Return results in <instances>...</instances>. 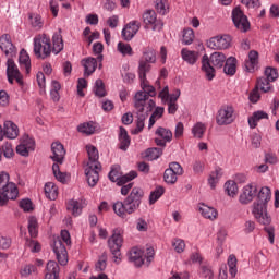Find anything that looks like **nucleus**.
<instances>
[{
    "label": "nucleus",
    "instance_id": "14",
    "mask_svg": "<svg viewBox=\"0 0 279 279\" xmlns=\"http://www.w3.org/2000/svg\"><path fill=\"white\" fill-rule=\"evenodd\" d=\"M7 75L9 84H14V80L20 86H23V75L19 71V66L14 63V60L8 59L7 61Z\"/></svg>",
    "mask_w": 279,
    "mask_h": 279
},
{
    "label": "nucleus",
    "instance_id": "50",
    "mask_svg": "<svg viewBox=\"0 0 279 279\" xmlns=\"http://www.w3.org/2000/svg\"><path fill=\"white\" fill-rule=\"evenodd\" d=\"M225 189H226L229 197H234V195H236V193H239V186H236V182H234V181L226 182Z\"/></svg>",
    "mask_w": 279,
    "mask_h": 279
},
{
    "label": "nucleus",
    "instance_id": "32",
    "mask_svg": "<svg viewBox=\"0 0 279 279\" xmlns=\"http://www.w3.org/2000/svg\"><path fill=\"white\" fill-rule=\"evenodd\" d=\"M263 119H269V116L265 111H255L252 117L248 118V125L252 130L258 125V121Z\"/></svg>",
    "mask_w": 279,
    "mask_h": 279
},
{
    "label": "nucleus",
    "instance_id": "58",
    "mask_svg": "<svg viewBox=\"0 0 279 279\" xmlns=\"http://www.w3.org/2000/svg\"><path fill=\"white\" fill-rule=\"evenodd\" d=\"M107 260H108V253H102L98 262L96 263V269L98 271H104L108 265Z\"/></svg>",
    "mask_w": 279,
    "mask_h": 279
},
{
    "label": "nucleus",
    "instance_id": "29",
    "mask_svg": "<svg viewBox=\"0 0 279 279\" xmlns=\"http://www.w3.org/2000/svg\"><path fill=\"white\" fill-rule=\"evenodd\" d=\"M143 21L145 25H154L153 29L156 31L158 29V20L156 15V11L154 10H148L143 14Z\"/></svg>",
    "mask_w": 279,
    "mask_h": 279
},
{
    "label": "nucleus",
    "instance_id": "21",
    "mask_svg": "<svg viewBox=\"0 0 279 279\" xmlns=\"http://www.w3.org/2000/svg\"><path fill=\"white\" fill-rule=\"evenodd\" d=\"M51 159L53 162H57V165H62V162H64V156H66L64 146L60 142H54L51 144Z\"/></svg>",
    "mask_w": 279,
    "mask_h": 279
},
{
    "label": "nucleus",
    "instance_id": "34",
    "mask_svg": "<svg viewBox=\"0 0 279 279\" xmlns=\"http://www.w3.org/2000/svg\"><path fill=\"white\" fill-rule=\"evenodd\" d=\"M197 56L198 53L193 50H189L186 48H183L181 50L182 60H184V62H187V64H195V62H197Z\"/></svg>",
    "mask_w": 279,
    "mask_h": 279
},
{
    "label": "nucleus",
    "instance_id": "4",
    "mask_svg": "<svg viewBox=\"0 0 279 279\" xmlns=\"http://www.w3.org/2000/svg\"><path fill=\"white\" fill-rule=\"evenodd\" d=\"M86 151L88 154V162L85 168V175L89 186H97V183L99 182V172L101 171L99 150L93 145H87Z\"/></svg>",
    "mask_w": 279,
    "mask_h": 279
},
{
    "label": "nucleus",
    "instance_id": "43",
    "mask_svg": "<svg viewBox=\"0 0 279 279\" xmlns=\"http://www.w3.org/2000/svg\"><path fill=\"white\" fill-rule=\"evenodd\" d=\"M77 130L78 132H81V134H86L87 136H90V134H95V123L85 122L83 124H80Z\"/></svg>",
    "mask_w": 279,
    "mask_h": 279
},
{
    "label": "nucleus",
    "instance_id": "26",
    "mask_svg": "<svg viewBox=\"0 0 279 279\" xmlns=\"http://www.w3.org/2000/svg\"><path fill=\"white\" fill-rule=\"evenodd\" d=\"M64 49V40L62 39V31L59 29V32L54 33L52 36V48L51 51L56 56L60 53Z\"/></svg>",
    "mask_w": 279,
    "mask_h": 279
},
{
    "label": "nucleus",
    "instance_id": "62",
    "mask_svg": "<svg viewBox=\"0 0 279 279\" xmlns=\"http://www.w3.org/2000/svg\"><path fill=\"white\" fill-rule=\"evenodd\" d=\"M2 151H3L4 158H12V156H14V149H12V144L10 143H5L2 146Z\"/></svg>",
    "mask_w": 279,
    "mask_h": 279
},
{
    "label": "nucleus",
    "instance_id": "28",
    "mask_svg": "<svg viewBox=\"0 0 279 279\" xmlns=\"http://www.w3.org/2000/svg\"><path fill=\"white\" fill-rule=\"evenodd\" d=\"M245 69L248 71V73H252L254 69H258V52L255 50H252L248 53V60L245 61Z\"/></svg>",
    "mask_w": 279,
    "mask_h": 279
},
{
    "label": "nucleus",
    "instance_id": "49",
    "mask_svg": "<svg viewBox=\"0 0 279 279\" xmlns=\"http://www.w3.org/2000/svg\"><path fill=\"white\" fill-rule=\"evenodd\" d=\"M172 247L174 252H177V254H182V252L186 250V243L184 242V240L175 238L172 240Z\"/></svg>",
    "mask_w": 279,
    "mask_h": 279
},
{
    "label": "nucleus",
    "instance_id": "54",
    "mask_svg": "<svg viewBox=\"0 0 279 279\" xmlns=\"http://www.w3.org/2000/svg\"><path fill=\"white\" fill-rule=\"evenodd\" d=\"M25 245L33 253H38L41 250L40 243L38 241L32 240L29 238L26 239Z\"/></svg>",
    "mask_w": 279,
    "mask_h": 279
},
{
    "label": "nucleus",
    "instance_id": "31",
    "mask_svg": "<svg viewBox=\"0 0 279 279\" xmlns=\"http://www.w3.org/2000/svg\"><path fill=\"white\" fill-rule=\"evenodd\" d=\"M198 274L201 278L213 279L215 278V272L213 271V266L208 262H204L199 265Z\"/></svg>",
    "mask_w": 279,
    "mask_h": 279
},
{
    "label": "nucleus",
    "instance_id": "38",
    "mask_svg": "<svg viewBox=\"0 0 279 279\" xmlns=\"http://www.w3.org/2000/svg\"><path fill=\"white\" fill-rule=\"evenodd\" d=\"M207 126L203 122H197L192 128V134L194 138H204V134H206Z\"/></svg>",
    "mask_w": 279,
    "mask_h": 279
},
{
    "label": "nucleus",
    "instance_id": "53",
    "mask_svg": "<svg viewBox=\"0 0 279 279\" xmlns=\"http://www.w3.org/2000/svg\"><path fill=\"white\" fill-rule=\"evenodd\" d=\"M163 180L167 184H175L178 182V174L168 168L165 170Z\"/></svg>",
    "mask_w": 279,
    "mask_h": 279
},
{
    "label": "nucleus",
    "instance_id": "45",
    "mask_svg": "<svg viewBox=\"0 0 279 279\" xmlns=\"http://www.w3.org/2000/svg\"><path fill=\"white\" fill-rule=\"evenodd\" d=\"M193 40H195V32L192 28L183 29V45H192Z\"/></svg>",
    "mask_w": 279,
    "mask_h": 279
},
{
    "label": "nucleus",
    "instance_id": "46",
    "mask_svg": "<svg viewBox=\"0 0 279 279\" xmlns=\"http://www.w3.org/2000/svg\"><path fill=\"white\" fill-rule=\"evenodd\" d=\"M118 51L122 56H134V50L132 49V46L123 41L118 43Z\"/></svg>",
    "mask_w": 279,
    "mask_h": 279
},
{
    "label": "nucleus",
    "instance_id": "41",
    "mask_svg": "<svg viewBox=\"0 0 279 279\" xmlns=\"http://www.w3.org/2000/svg\"><path fill=\"white\" fill-rule=\"evenodd\" d=\"M221 175H222V173H221L220 168L216 169L215 171H213L209 174L208 184H209L210 189H215L217 186V183L221 179Z\"/></svg>",
    "mask_w": 279,
    "mask_h": 279
},
{
    "label": "nucleus",
    "instance_id": "10",
    "mask_svg": "<svg viewBox=\"0 0 279 279\" xmlns=\"http://www.w3.org/2000/svg\"><path fill=\"white\" fill-rule=\"evenodd\" d=\"M276 80H278V70L266 68L265 76L257 80V88H259L262 93H271V90H274L271 82H276Z\"/></svg>",
    "mask_w": 279,
    "mask_h": 279
},
{
    "label": "nucleus",
    "instance_id": "19",
    "mask_svg": "<svg viewBox=\"0 0 279 279\" xmlns=\"http://www.w3.org/2000/svg\"><path fill=\"white\" fill-rule=\"evenodd\" d=\"M0 49L5 53V56H16V47L12 44V39L9 34H4L0 37Z\"/></svg>",
    "mask_w": 279,
    "mask_h": 279
},
{
    "label": "nucleus",
    "instance_id": "59",
    "mask_svg": "<svg viewBox=\"0 0 279 279\" xmlns=\"http://www.w3.org/2000/svg\"><path fill=\"white\" fill-rule=\"evenodd\" d=\"M21 144L24 145V147H27L31 151H34V147H36V142H34V138L29 137L28 135H25L22 138Z\"/></svg>",
    "mask_w": 279,
    "mask_h": 279
},
{
    "label": "nucleus",
    "instance_id": "42",
    "mask_svg": "<svg viewBox=\"0 0 279 279\" xmlns=\"http://www.w3.org/2000/svg\"><path fill=\"white\" fill-rule=\"evenodd\" d=\"M82 204L77 201H70L68 203V210L72 211L74 217H80L82 215Z\"/></svg>",
    "mask_w": 279,
    "mask_h": 279
},
{
    "label": "nucleus",
    "instance_id": "23",
    "mask_svg": "<svg viewBox=\"0 0 279 279\" xmlns=\"http://www.w3.org/2000/svg\"><path fill=\"white\" fill-rule=\"evenodd\" d=\"M118 147L122 151H128V148L130 147L131 138L130 135L128 134V130L125 128L120 126L119 129V135H118Z\"/></svg>",
    "mask_w": 279,
    "mask_h": 279
},
{
    "label": "nucleus",
    "instance_id": "2",
    "mask_svg": "<svg viewBox=\"0 0 279 279\" xmlns=\"http://www.w3.org/2000/svg\"><path fill=\"white\" fill-rule=\"evenodd\" d=\"M145 196V192L141 187H133L128 197L121 202L118 201L113 204V211L121 219H125L128 215H134L138 208H141V204H143V197Z\"/></svg>",
    "mask_w": 279,
    "mask_h": 279
},
{
    "label": "nucleus",
    "instance_id": "24",
    "mask_svg": "<svg viewBox=\"0 0 279 279\" xmlns=\"http://www.w3.org/2000/svg\"><path fill=\"white\" fill-rule=\"evenodd\" d=\"M60 278V266L54 260H50L46 266L45 279Z\"/></svg>",
    "mask_w": 279,
    "mask_h": 279
},
{
    "label": "nucleus",
    "instance_id": "64",
    "mask_svg": "<svg viewBox=\"0 0 279 279\" xmlns=\"http://www.w3.org/2000/svg\"><path fill=\"white\" fill-rule=\"evenodd\" d=\"M204 167H205L204 161H202V160L194 161V163H193L194 173H204Z\"/></svg>",
    "mask_w": 279,
    "mask_h": 279
},
{
    "label": "nucleus",
    "instance_id": "13",
    "mask_svg": "<svg viewBox=\"0 0 279 279\" xmlns=\"http://www.w3.org/2000/svg\"><path fill=\"white\" fill-rule=\"evenodd\" d=\"M231 43H232V37H230V35H218V36L211 37L207 41V47L214 50L228 49Z\"/></svg>",
    "mask_w": 279,
    "mask_h": 279
},
{
    "label": "nucleus",
    "instance_id": "33",
    "mask_svg": "<svg viewBox=\"0 0 279 279\" xmlns=\"http://www.w3.org/2000/svg\"><path fill=\"white\" fill-rule=\"evenodd\" d=\"M45 195L48 199L56 201L58 198V186L53 182H48L44 187Z\"/></svg>",
    "mask_w": 279,
    "mask_h": 279
},
{
    "label": "nucleus",
    "instance_id": "17",
    "mask_svg": "<svg viewBox=\"0 0 279 279\" xmlns=\"http://www.w3.org/2000/svg\"><path fill=\"white\" fill-rule=\"evenodd\" d=\"M10 138V140H14L19 137V126L8 120L4 122V129L3 126L0 125V141H3V138Z\"/></svg>",
    "mask_w": 279,
    "mask_h": 279
},
{
    "label": "nucleus",
    "instance_id": "55",
    "mask_svg": "<svg viewBox=\"0 0 279 279\" xmlns=\"http://www.w3.org/2000/svg\"><path fill=\"white\" fill-rule=\"evenodd\" d=\"M95 95L97 97H106V85H104V81L100 78L95 83Z\"/></svg>",
    "mask_w": 279,
    "mask_h": 279
},
{
    "label": "nucleus",
    "instance_id": "7",
    "mask_svg": "<svg viewBox=\"0 0 279 279\" xmlns=\"http://www.w3.org/2000/svg\"><path fill=\"white\" fill-rule=\"evenodd\" d=\"M19 197V187L14 182H10V174L0 173V206H5L10 199Z\"/></svg>",
    "mask_w": 279,
    "mask_h": 279
},
{
    "label": "nucleus",
    "instance_id": "52",
    "mask_svg": "<svg viewBox=\"0 0 279 279\" xmlns=\"http://www.w3.org/2000/svg\"><path fill=\"white\" fill-rule=\"evenodd\" d=\"M138 174L136 173V171H131L128 174L124 175H120L118 179V185L119 186H123V184H128V182L134 180V178H136Z\"/></svg>",
    "mask_w": 279,
    "mask_h": 279
},
{
    "label": "nucleus",
    "instance_id": "36",
    "mask_svg": "<svg viewBox=\"0 0 279 279\" xmlns=\"http://www.w3.org/2000/svg\"><path fill=\"white\" fill-rule=\"evenodd\" d=\"M199 213L205 217V219H210V221H214V219H217V209L209 207L208 205L203 204L199 207Z\"/></svg>",
    "mask_w": 279,
    "mask_h": 279
},
{
    "label": "nucleus",
    "instance_id": "22",
    "mask_svg": "<svg viewBox=\"0 0 279 279\" xmlns=\"http://www.w3.org/2000/svg\"><path fill=\"white\" fill-rule=\"evenodd\" d=\"M156 62V50L148 48L143 52V57L140 61V65H138V75L141 77V64H145V66H148V72L151 69V65L149 64H154Z\"/></svg>",
    "mask_w": 279,
    "mask_h": 279
},
{
    "label": "nucleus",
    "instance_id": "48",
    "mask_svg": "<svg viewBox=\"0 0 279 279\" xmlns=\"http://www.w3.org/2000/svg\"><path fill=\"white\" fill-rule=\"evenodd\" d=\"M52 171H53V175H54L56 180H58V182H61L62 184H64V182H66V173L60 171V165L53 163Z\"/></svg>",
    "mask_w": 279,
    "mask_h": 279
},
{
    "label": "nucleus",
    "instance_id": "20",
    "mask_svg": "<svg viewBox=\"0 0 279 279\" xmlns=\"http://www.w3.org/2000/svg\"><path fill=\"white\" fill-rule=\"evenodd\" d=\"M256 185L254 184H247L243 187L242 193L240 194L239 202L240 204H251L254 201V197L256 196Z\"/></svg>",
    "mask_w": 279,
    "mask_h": 279
},
{
    "label": "nucleus",
    "instance_id": "60",
    "mask_svg": "<svg viewBox=\"0 0 279 279\" xmlns=\"http://www.w3.org/2000/svg\"><path fill=\"white\" fill-rule=\"evenodd\" d=\"M172 173H175L177 175H182L184 173V169L179 162H171L168 168Z\"/></svg>",
    "mask_w": 279,
    "mask_h": 279
},
{
    "label": "nucleus",
    "instance_id": "12",
    "mask_svg": "<svg viewBox=\"0 0 279 279\" xmlns=\"http://www.w3.org/2000/svg\"><path fill=\"white\" fill-rule=\"evenodd\" d=\"M148 110L146 111H137V121H136V128L132 131V134H141V132L145 129V121H147V117H149V112L156 108V102L150 99L148 101Z\"/></svg>",
    "mask_w": 279,
    "mask_h": 279
},
{
    "label": "nucleus",
    "instance_id": "9",
    "mask_svg": "<svg viewBox=\"0 0 279 279\" xmlns=\"http://www.w3.org/2000/svg\"><path fill=\"white\" fill-rule=\"evenodd\" d=\"M109 250L113 256V260L117 264L121 263V247L123 245V233L121 230L114 229L111 238L108 241Z\"/></svg>",
    "mask_w": 279,
    "mask_h": 279
},
{
    "label": "nucleus",
    "instance_id": "57",
    "mask_svg": "<svg viewBox=\"0 0 279 279\" xmlns=\"http://www.w3.org/2000/svg\"><path fill=\"white\" fill-rule=\"evenodd\" d=\"M146 156H148L150 160H158V158L162 156V148H148Z\"/></svg>",
    "mask_w": 279,
    "mask_h": 279
},
{
    "label": "nucleus",
    "instance_id": "15",
    "mask_svg": "<svg viewBox=\"0 0 279 279\" xmlns=\"http://www.w3.org/2000/svg\"><path fill=\"white\" fill-rule=\"evenodd\" d=\"M234 121V109L229 106L222 107L216 116V123L218 125H230Z\"/></svg>",
    "mask_w": 279,
    "mask_h": 279
},
{
    "label": "nucleus",
    "instance_id": "16",
    "mask_svg": "<svg viewBox=\"0 0 279 279\" xmlns=\"http://www.w3.org/2000/svg\"><path fill=\"white\" fill-rule=\"evenodd\" d=\"M232 21L236 29H240V32H247V29H250V21L241 9L235 8L232 11Z\"/></svg>",
    "mask_w": 279,
    "mask_h": 279
},
{
    "label": "nucleus",
    "instance_id": "51",
    "mask_svg": "<svg viewBox=\"0 0 279 279\" xmlns=\"http://www.w3.org/2000/svg\"><path fill=\"white\" fill-rule=\"evenodd\" d=\"M165 195V187L158 186L154 192L150 193L149 196V204H156V201Z\"/></svg>",
    "mask_w": 279,
    "mask_h": 279
},
{
    "label": "nucleus",
    "instance_id": "63",
    "mask_svg": "<svg viewBox=\"0 0 279 279\" xmlns=\"http://www.w3.org/2000/svg\"><path fill=\"white\" fill-rule=\"evenodd\" d=\"M10 245H12V240L0 234V250H9Z\"/></svg>",
    "mask_w": 279,
    "mask_h": 279
},
{
    "label": "nucleus",
    "instance_id": "35",
    "mask_svg": "<svg viewBox=\"0 0 279 279\" xmlns=\"http://www.w3.org/2000/svg\"><path fill=\"white\" fill-rule=\"evenodd\" d=\"M223 73H226V75H234V73H236V58L229 57L227 61H225Z\"/></svg>",
    "mask_w": 279,
    "mask_h": 279
},
{
    "label": "nucleus",
    "instance_id": "1",
    "mask_svg": "<svg viewBox=\"0 0 279 279\" xmlns=\"http://www.w3.org/2000/svg\"><path fill=\"white\" fill-rule=\"evenodd\" d=\"M271 201V190L267 186H264L259 190L257 194V202L253 204L252 214L255 219L262 226H266L264 228L265 232L268 235V241L274 245V239L276 236V229L269 226L271 223V217L267 214V204Z\"/></svg>",
    "mask_w": 279,
    "mask_h": 279
},
{
    "label": "nucleus",
    "instance_id": "6",
    "mask_svg": "<svg viewBox=\"0 0 279 279\" xmlns=\"http://www.w3.org/2000/svg\"><path fill=\"white\" fill-rule=\"evenodd\" d=\"M71 245V233L66 230L61 231V235L56 238L53 241L52 250L57 256V260L59 265L65 266L69 264V252L66 251V246Z\"/></svg>",
    "mask_w": 279,
    "mask_h": 279
},
{
    "label": "nucleus",
    "instance_id": "8",
    "mask_svg": "<svg viewBox=\"0 0 279 279\" xmlns=\"http://www.w3.org/2000/svg\"><path fill=\"white\" fill-rule=\"evenodd\" d=\"M34 53L37 58H49L51 56V38L47 34H39L34 38Z\"/></svg>",
    "mask_w": 279,
    "mask_h": 279
},
{
    "label": "nucleus",
    "instance_id": "47",
    "mask_svg": "<svg viewBox=\"0 0 279 279\" xmlns=\"http://www.w3.org/2000/svg\"><path fill=\"white\" fill-rule=\"evenodd\" d=\"M28 232L32 239H36V236H38V220L34 217L28 220Z\"/></svg>",
    "mask_w": 279,
    "mask_h": 279
},
{
    "label": "nucleus",
    "instance_id": "27",
    "mask_svg": "<svg viewBox=\"0 0 279 279\" xmlns=\"http://www.w3.org/2000/svg\"><path fill=\"white\" fill-rule=\"evenodd\" d=\"M81 64L84 66V75H87L88 77L89 75H93L97 69V59L89 57L87 59H83Z\"/></svg>",
    "mask_w": 279,
    "mask_h": 279
},
{
    "label": "nucleus",
    "instance_id": "40",
    "mask_svg": "<svg viewBox=\"0 0 279 279\" xmlns=\"http://www.w3.org/2000/svg\"><path fill=\"white\" fill-rule=\"evenodd\" d=\"M37 271L38 269L36 268V265L25 264L20 269V276H22V278H27L32 276V274H36Z\"/></svg>",
    "mask_w": 279,
    "mask_h": 279
},
{
    "label": "nucleus",
    "instance_id": "5",
    "mask_svg": "<svg viewBox=\"0 0 279 279\" xmlns=\"http://www.w3.org/2000/svg\"><path fill=\"white\" fill-rule=\"evenodd\" d=\"M227 60L228 59H226V54H223V52H214L210 58H208V54L203 56L202 71L205 73V76L209 82L215 80V68L222 69Z\"/></svg>",
    "mask_w": 279,
    "mask_h": 279
},
{
    "label": "nucleus",
    "instance_id": "18",
    "mask_svg": "<svg viewBox=\"0 0 279 279\" xmlns=\"http://www.w3.org/2000/svg\"><path fill=\"white\" fill-rule=\"evenodd\" d=\"M138 29H141V23L138 21L134 20L129 22L122 29L123 40H132V38H134L136 34H138Z\"/></svg>",
    "mask_w": 279,
    "mask_h": 279
},
{
    "label": "nucleus",
    "instance_id": "44",
    "mask_svg": "<svg viewBox=\"0 0 279 279\" xmlns=\"http://www.w3.org/2000/svg\"><path fill=\"white\" fill-rule=\"evenodd\" d=\"M227 265L229 267V274L231 278H236V274L239 271L236 268V256L230 255Z\"/></svg>",
    "mask_w": 279,
    "mask_h": 279
},
{
    "label": "nucleus",
    "instance_id": "30",
    "mask_svg": "<svg viewBox=\"0 0 279 279\" xmlns=\"http://www.w3.org/2000/svg\"><path fill=\"white\" fill-rule=\"evenodd\" d=\"M19 60L22 69H25V73L29 75L32 71V61L29 59V54L27 53V51H25V49L21 50Z\"/></svg>",
    "mask_w": 279,
    "mask_h": 279
},
{
    "label": "nucleus",
    "instance_id": "39",
    "mask_svg": "<svg viewBox=\"0 0 279 279\" xmlns=\"http://www.w3.org/2000/svg\"><path fill=\"white\" fill-rule=\"evenodd\" d=\"M155 8L158 14H169V0H155Z\"/></svg>",
    "mask_w": 279,
    "mask_h": 279
},
{
    "label": "nucleus",
    "instance_id": "25",
    "mask_svg": "<svg viewBox=\"0 0 279 279\" xmlns=\"http://www.w3.org/2000/svg\"><path fill=\"white\" fill-rule=\"evenodd\" d=\"M130 260L134 263L135 267H142L145 263V254L143 250L133 247L130 252Z\"/></svg>",
    "mask_w": 279,
    "mask_h": 279
},
{
    "label": "nucleus",
    "instance_id": "11",
    "mask_svg": "<svg viewBox=\"0 0 279 279\" xmlns=\"http://www.w3.org/2000/svg\"><path fill=\"white\" fill-rule=\"evenodd\" d=\"M155 136V143L158 147H167V143L173 141V132L165 126H158Z\"/></svg>",
    "mask_w": 279,
    "mask_h": 279
},
{
    "label": "nucleus",
    "instance_id": "3",
    "mask_svg": "<svg viewBox=\"0 0 279 279\" xmlns=\"http://www.w3.org/2000/svg\"><path fill=\"white\" fill-rule=\"evenodd\" d=\"M147 73H149V66L145 63H141L140 66V80L143 92H137L135 94V109L137 111H147L149 110V97H156V88L149 85L147 81Z\"/></svg>",
    "mask_w": 279,
    "mask_h": 279
},
{
    "label": "nucleus",
    "instance_id": "56",
    "mask_svg": "<svg viewBox=\"0 0 279 279\" xmlns=\"http://www.w3.org/2000/svg\"><path fill=\"white\" fill-rule=\"evenodd\" d=\"M31 19V25L32 27H34V29H43V20L40 17V15L38 14H31L29 15Z\"/></svg>",
    "mask_w": 279,
    "mask_h": 279
},
{
    "label": "nucleus",
    "instance_id": "37",
    "mask_svg": "<svg viewBox=\"0 0 279 279\" xmlns=\"http://www.w3.org/2000/svg\"><path fill=\"white\" fill-rule=\"evenodd\" d=\"M162 114H165V108L156 107L155 111L151 113L149 118L148 130H151V128L156 125V121H159V119H162Z\"/></svg>",
    "mask_w": 279,
    "mask_h": 279
},
{
    "label": "nucleus",
    "instance_id": "61",
    "mask_svg": "<svg viewBox=\"0 0 279 279\" xmlns=\"http://www.w3.org/2000/svg\"><path fill=\"white\" fill-rule=\"evenodd\" d=\"M180 95H182L180 89H174L173 93L168 96L166 104H178V99H180Z\"/></svg>",
    "mask_w": 279,
    "mask_h": 279
}]
</instances>
